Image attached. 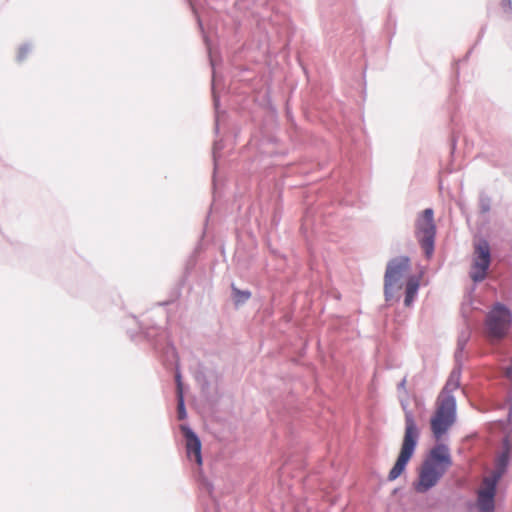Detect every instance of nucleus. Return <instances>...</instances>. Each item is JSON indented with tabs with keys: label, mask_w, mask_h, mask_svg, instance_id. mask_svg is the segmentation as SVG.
I'll list each match as a JSON object with an SVG mask.
<instances>
[{
	"label": "nucleus",
	"mask_w": 512,
	"mask_h": 512,
	"mask_svg": "<svg viewBox=\"0 0 512 512\" xmlns=\"http://www.w3.org/2000/svg\"><path fill=\"white\" fill-rule=\"evenodd\" d=\"M451 464L448 447L444 444L436 445L421 467L415 489L423 493L435 486Z\"/></svg>",
	"instance_id": "obj_1"
},
{
	"label": "nucleus",
	"mask_w": 512,
	"mask_h": 512,
	"mask_svg": "<svg viewBox=\"0 0 512 512\" xmlns=\"http://www.w3.org/2000/svg\"><path fill=\"white\" fill-rule=\"evenodd\" d=\"M457 388V383L448 381L436 402V410L430 420L431 430L436 439L453 425L456 416V402L450 392Z\"/></svg>",
	"instance_id": "obj_2"
},
{
	"label": "nucleus",
	"mask_w": 512,
	"mask_h": 512,
	"mask_svg": "<svg viewBox=\"0 0 512 512\" xmlns=\"http://www.w3.org/2000/svg\"><path fill=\"white\" fill-rule=\"evenodd\" d=\"M419 437V431L414 420L412 412H405V434L403 443L401 446L400 454L388 474V480H396L405 470L407 463L411 459L417 440Z\"/></svg>",
	"instance_id": "obj_3"
},
{
	"label": "nucleus",
	"mask_w": 512,
	"mask_h": 512,
	"mask_svg": "<svg viewBox=\"0 0 512 512\" xmlns=\"http://www.w3.org/2000/svg\"><path fill=\"white\" fill-rule=\"evenodd\" d=\"M410 270V260L406 256L392 259L384 275V293L386 300H391L402 289V281Z\"/></svg>",
	"instance_id": "obj_4"
},
{
	"label": "nucleus",
	"mask_w": 512,
	"mask_h": 512,
	"mask_svg": "<svg viewBox=\"0 0 512 512\" xmlns=\"http://www.w3.org/2000/svg\"><path fill=\"white\" fill-rule=\"evenodd\" d=\"M486 331L490 338L501 339L512 324V314L503 304H496L486 316Z\"/></svg>",
	"instance_id": "obj_5"
},
{
	"label": "nucleus",
	"mask_w": 512,
	"mask_h": 512,
	"mask_svg": "<svg viewBox=\"0 0 512 512\" xmlns=\"http://www.w3.org/2000/svg\"><path fill=\"white\" fill-rule=\"evenodd\" d=\"M416 237L429 258L434 252V239L436 226L434 223V212L432 209H425L417 218L415 224Z\"/></svg>",
	"instance_id": "obj_6"
},
{
	"label": "nucleus",
	"mask_w": 512,
	"mask_h": 512,
	"mask_svg": "<svg viewBox=\"0 0 512 512\" xmlns=\"http://www.w3.org/2000/svg\"><path fill=\"white\" fill-rule=\"evenodd\" d=\"M490 265V247L487 241H479L475 245L473 265L470 277L474 282H480L485 279Z\"/></svg>",
	"instance_id": "obj_7"
},
{
	"label": "nucleus",
	"mask_w": 512,
	"mask_h": 512,
	"mask_svg": "<svg viewBox=\"0 0 512 512\" xmlns=\"http://www.w3.org/2000/svg\"><path fill=\"white\" fill-rule=\"evenodd\" d=\"M497 482L484 478L478 491V508L481 512H493Z\"/></svg>",
	"instance_id": "obj_8"
},
{
	"label": "nucleus",
	"mask_w": 512,
	"mask_h": 512,
	"mask_svg": "<svg viewBox=\"0 0 512 512\" xmlns=\"http://www.w3.org/2000/svg\"><path fill=\"white\" fill-rule=\"evenodd\" d=\"M511 451L512 446L509 441L505 439L503 442V452L496 459L495 470L491 476L485 477L486 479L495 480V482L498 483L507 468Z\"/></svg>",
	"instance_id": "obj_9"
},
{
	"label": "nucleus",
	"mask_w": 512,
	"mask_h": 512,
	"mask_svg": "<svg viewBox=\"0 0 512 512\" xmlns=\"http://www.w3.org/2000/svg\"><path fill=\"white\" fill-rule=\"evenodd\" d=\"M186 450L190 460H194L198 465L202 464L201 442L196 434L190 429H185Z\"/></svg>",
	"instance_id": "obj_10"
},
{
	"label": "nucleus",
	"mask_w": 512,
	"mask_h": 512,
	"mask_svg": "<svg viewBox=\"0 0 512 512\" xmlns=\"http://www.w3.org/2000/svg\"><path fill=\"white\" fill-rule=\"evenodd\" d=\"M419 279L415 276H411L408 278L406 285H405V299L404 304L405 306L409 307L412 302L414 301V298L417 294V291L419 289Z\"/></svg>",
	"instance_id": "obj_11"
},
{
	"label": "nucleus",
	"mask_w": 512,
	"mask_h": 512,
	"mask_svg": "<svg viewBox=\"0 0 512 512\" xmlns=\"http://www.w3.org/2000/svg\"><path fill=\"white\" fill-rule=\"evenodd\" d=\"M232 291H233V299L237 305L244 303L251 297V293L249 291H241L238 288H236L235 286H232Z\"/></svg>",
	"instance_id": "obj_12"
},
{
	"label": "nucleus",
	"mask_w": 512,
	"mask_h": 512,
	"mask_svg": "<svg viewBox=\"0 0 512 512\" xmlns=\"http://www.w3.org/2000/svg\"><path fill=\"white\" fill-rule=\"evenodd\" d=\"M178 381V393H179V399H178V418L184 419L186 417V412L184 408V400L181 392V383L179 381V376H177Z\"/></svg>",
	"instance_id": "obj_13"
},
{
	"label": "nucleus",
	"mask_w": 512,
	"mask_h": 512,
	"mask_svg": "<svg viewBox=\"0 0 512 512\" xmlns=\"http://www.w3.org/2000/svg\"><path fill=\"white\" fill-rule=\"evenodd\" d=\"M508 8L511 9V2L510 0L507 1Z\"/></svg>",
	"instance_id": "obj_14"
}]
</instances>
